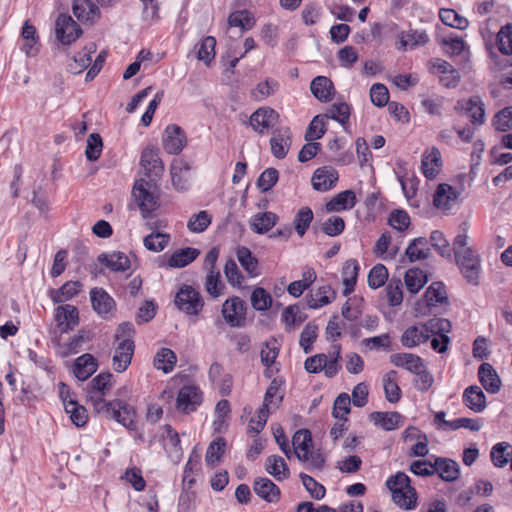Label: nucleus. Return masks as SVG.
<instances>
[{"mask_svg": "<svg viewBox=\"0 0 512 512\" xmlns=\"http://www.w3.org/2000/svg\"><path fill=\"white\" fill-rule=\"evenodd\" d=\"M112 379L113 374L110 372L100 373L94 377L87 387V400L96 413L116 420L129 430H135L136 412L134 408L120 399L105 400L106 394L113 386Z\"/></svg>", "mask_w": 512, "mask_h": 512, "instance_id": "nucleus-1", "label": "nucleus"}, {"mask_svg": "<svg viewBox=\"0 0 512 512\" xmlns=\"http://www.w3.org/2000/svg\"><path fill=\"white\" fill-rule=\"evenodd\" d=\"M140 165L149 180L140 179L136 181L132 195L141 210L142 216L148 218L152 212L160 207L155 181L163 174L164 165L159 157L158 150L151 147L143 150Z\"/></svg>", "mask_w": 512, "mask_h": 512, "instance_id": "nucleus-2", "label": "nucleus"}, {"mask_svg": "<svg viewBox=\"0 0 512 512\" xmlns=\"http://www.w3.org/2000/svg\"><path fill=\"white\" fill-rule=\"evenodd\" d=\"M386 486L392 493V499L400 508L407 510L416 506V491L410 485V478L404 472H397L389 477Z\"/></svg>", "mask_w": 512, "mask_h": 512, "instance_id": "nucleus-3", "label": "nucleus"}, {"mask_svg": "<svg viewBox=\"0 0 512 512\" xmlns=\"http://www.w3.org/2000/svg\"><path fill=\"white\" fill-rule=\"evenodd\" d=\"M455 259L466 281L474 286L479 285L481 273V257L479 253L476 250H465L458 252Z\"/></svg>", "mask_w": 512, "mask_h": 512, "instance_id": "nucleus-4", "label": "nucleus"}, {"mask_svg": "<svg viewBox=\"0 0 512 512\" xmlns=\"http://www.w3.org/2000/svg\"><path fill=\"white\" fill-rule=\"evenodd\" d=\"M176 307L187 315H198L204 307L200 292L191 285H182L175 295Z\"/></svg>", "mask_w": 512, "mask_h": 512, "instance_id": "nucleus-5", "label": "nucleus"}, {"mask_svg": "<svg viewBox=\"0 0 512 512\" xmlns=\"http://www.w3.org/2000/svg\"><path fill=\"white\" fill-rule=\"evenodd\" d=\"M340 346H337L336 357L328 359L326 354L320 353L314 356L308 357L305 360L304 368L309 373H319L324 371L325 375L329 378L334 377L339 371V360H340Z\"/></svg>", "mask_w": 512, "mask_h": 512, "instance_id": "nucleus-6", "label": "nucleus"}, {"mask_svg": "<svg viewBox=\"0 0 512 512\" xmlns=\"http://www.w3.org/2000/svg\"><path fill=\"white\" fill-rule=\"evenodd\" d=\"M55 33L63 45H70L81 36L82 30L71 16L60 14L56 19Z\"/></svg>", "mask_w": 512, "mask_h": 512, "instance_id": "nucleus-7", "label": "nucleus"}, {"mask_svg": "<svg viewBox=\"0 0 512 512\" xmlns=\"http://www.w3.org/2000/svg\"><path fill=\"white\" fill-rule=\"evenodd\" d=\"M246 304L237 296L227 299L222 305V315L231 327H241L245 323Z\"/></svg>", "mask_w": 512, "mask_h": 512, "instance_id": "nucleus-8", "label": "nucleus"}, {"mask_svg": "<svg viewBox=\"0 0 512 512\" xmlns=\"http://www.w3.org/2000/svg\"><path fill=\"white\" fill-rule=\"evenodd\" d=\"M202 403L201 390L193 385L183 386L177 395L176 407L185 414L194 412Z\"/></svg>", "mask_w": 512, "mask_h": 512, "instance_id": "nucleus-9", "label": "nucleus"}, {"mask_svg": "<svg viewBox=\"0 0 512 512\" xmlns=\"http://www.w3.org/2000/svg\"><path fill=\"white\" fill-rule=\"evenodd\" d=\"M455 110L466 114L475 125H482L485 121L484 103L479 96L457 101Z\"/></svg>", "mask_w": 512, "mask_h": 512, "instance_id": "nucleus-10", "label": "nucleus"}, {"mask_svg": "<svg viewBox=\"0 0 512 512\" xmlns=\"http://www.w3.org/2000/svg\"><path fill=\"white\" fill-rule=\"evenodd\" d=\"M187 143L185 132L176 124L168 125L164 131L163 148L169 154H179Z\"/></svg>", "mask_w": 512, "mask_h": 512, "instance_id": "nucleus-11", "label": "nucleus"}, {"mask_svg": "<svg viewBox=\"0 0 512 512\" xmlns=\"http://www.w3.org/2000/svg\"><path fill=\"white\" fill-rule=\"evenodd\" d=\"M292 144V133L288 127L273 130L270 138L271 152L277 159H283L288 154Z\"/></svg>", "mask_w": 512, "mask_h": 512, "instance_id": "nucleus-12", "label": "nucleus"}, {"mask_svg": "<svg viewBox=\"0 0 512 512\" xmlns=\"http://www.w3.org/2000/svg\"><path fill=\"white\" fill-rule=\"evenodd\" d=\"M134 342L125 338L122 339L115 348L113 355V368L116 372H124L131 363L134 353Z\"/></svg>", "mask_w": 512, "mask_h": 512, "instance_id": "nucleus-13", "label": "nucleus"}, {"mask_svg": "<svg viewBox=\"0 0 512 512\" xmlns=\"http://www.w3.org/2000/svg\"><path fill=\"white\" fill-rule=\"evenodd\" d=\"M90 299L93 310L102 317H106L116 309L114 299L103 288L91 289Z\"/></svg>", "mask_w": 512, "mask_h": 512, "instance_id": "nucleus-14", "label": "nucleus"}, {"mask_svg": "<svg viewBox=\"0 0 512 512\" xmlns=\"http://www.w3.org/2000/svg\"><path fill=\"white\" fill-rule=\"evenodd\" d=\"M338 177V172L333 167H320L313 174L312 186L317 191L326 192L336 185Z\"/></svg>", "mask_w": 512, "mask_h": 512, "instance_id": "nucleus-15", "label": "nucleus"}, {"mask_svg": "<svg viewBox=\"0 0 512 512\" xmlns=\"http://www.w3.org/2000/svg\"><path fill=\"white\" fill-rule=\"evenodd\" d=\"M442 167L441 153L438 148L426 149L421 159V170L428 179H434Z\"/></svg>", "mask_w": 512, "mask_h": 512, "instance_id": "nucleus-16", "label": "nucleus"}, {"mask_svg": "<svg viewBox=\"0 0 512 512\" xmlns=\"http://www.w3.org/2000/svg\"><path fill=\"white\" fill-rule=\"evenodd\" d=\"M279 119V114L272 108H259L250 117L253 130L263 133L272 127Z\"/></svg>", "mask_w": 512, "mask_h": 512, "instance_id": "nucleus-17", "label": "nucleus"}, {"mask_svg": "<svg viewBox=\"0 0 512 512\" xmlns=\"http://www.w3.org/2000/svg\"><path fill=\"white\" fill-rule=\"evenodd\" d=\"M55 318L61 332H68L78 325L79 312L73 305H61L56 308Z\"/></svg>", "mask_w": 512, "mask_h": 512, "instance_id": "nucleus-18", "label": "nucleus"}, {"mask_svg": "<svg viewBox=\"0 0 512 512\" xmlns=\"http://www.w3.org/2000/svg\"><path fill=\"white\" fill-rule=\"evenodd\" d=\"M64 389H66V385L64 383H60V397L63 401L65 411L70 415V419L77 427H82L87 423L88 413L84 406L79 405L76 401L69 399V402H66V398L64 397Z\"/></svg>", "mask_w": 512, "mask_h": 512, "instance_id": "nucleus-19", "label": "nucleus"}, {"mask_svg": "<svg viewBox=\"0 0 512 512\" xmlns=\"http://www.w3.org/2000/svg\"><path fill=\"white\" fill-rule=\"evenodd\" d=\"M478 377L482 386L489 393H498L501 388V379L490 363H482L478 369Z\"/></svg>", "mask_w": 512, "mask_h": 512, "instance_id": "nucleus-20", "label": "nucleus"}, {"mask_svg": "<svg viewBox=\"0 0 512 512\" xmlns=\"http://www.w3.org/2000/svg\"><path fill=\"white\" fill-rule=\"evenodd\" d=\"M357 203L356 194L352 190L342 191L331 198L326 203L325 209L327 212H341L354 208Z\"/></svg>", "mask_w": 512, "mask_h": 512, "instance_id": "nucleus-21", "label": "nucleus"}, {"mask_svg": "<svg viewBox=\"0 0 512 512\" xmlns=\"http://www.w3.org/2000/svg\"><path fill=\"white\" fill-rule=\"evenodd\" d=\"M171 180L174 188L178 191H185L190 184V168L182 160H176L171 165Z\"/></svg>", "mask_w": 512, "mask_h": 512, "instance_id": "nucleus-22", "label": "nucleus"}, {"mask_svg": "<svg viewBox=\"0 0 512 512\" xmlns=\"http://www.w3.org/2000/svg\"><path fill=\"white\" fill-rule=\"evenodd\" d=\"M96 44L93 42L88 43L84 46L82 51L75 54L67 67L69 72L72 74H80L83 72L91 63V54L96 52Z\"/></svg>", "mask_w": 512, "mask_h": 512, "instance_id": "nucleus-23", "label": "nucleus"}, {"mask_svg": "<svg viewBox=\"0 0 512 512\" xmlns=\"http://www.w3.org/2000/svg\"><path fill=\"white\" fill-rule=\"evenodd\" d=\"M292 445L296 457L301 462L308 461L312 445L311 432L307 429L298 430L292 438Z\"/></svg>", "mask_w": 512, "mask_h": 512, "instance_id": "nucleus-24", "label": "nucleus"}, {"mask_svg": "<svg viewBox=\"0 0 512 512\" xmlns=\"http://www.w3.org/2000/svg\"><path fill=\"white\" fill-rule=\"evenodd\" d=\"M254 492L269 503H275L280 499V489L269 478H257L253 485Z\"/></svg>", "mask_w": 512, "mask_h": 512, "instance_id": "nucleus-25", "label": "nucleus"}, {"mask_svg": "<svg viewBox=\"0 0 512 512\" xmlns=\"http://www.w3.org/2000/svg\"><path fill=\"white\" fill-rule=\"evenodd\" d=\"M429 340L427 329L423 323L409 326L401 336V343L404 347L413 348Z\"/></svg>", "mask_w": 512, "mask_h": 512, "instance_id": "nucleus-26", "label": "nucleus"}, {"mask_svg": "<svg viewBox=\"0 0 512 512\" xmlns=\"http://www.w3.org/2000/svg\"><path fill=\"white\" fill-rule=\"evenodd\" d=\"M98 261L114 272H124L130 268L129 258L119 251L102 253L98 256Z\"/></svg>", "mask_w": 512, "mask_h": 512, "instance_id": "nucleus-27", "label": "nucleus"}, {"mask_svg": "<svg viewBox=\"0 0 512 512\" xmlns=\"http://www.w3.org/2000/svg\"><path fill=\"white\" fill-rule=\"evenodd\" d=\"M463 402L474 412H482L486 407V396L479 386L472 385L465 389Z\"/></svg>", "mask_w": 512, "mask_h": 512, "instance_id": "nucleus-28", "label": "nucleus"}, {"mask_svg": "<svg viewBox=\"0 0 512 512\" xmlns=\"http://www.w3.org/2000/svg\"><path fill=\"white\" fill-rule=\"evenodd\" d=\"M434 470L442 480L447 482L457 480L460 473L459 464L447 458H437L434 463Z\"/></svg>", "mask_w": 512, "mask_h": 512, "instance_id": "nucleus-29", "label": "nucleus"}, {"mask_svg": "<svg viewBox=\"0 0 512 512\" xmlns=\"http://www.w3.org/2000/svg\"><path fill=\"white\" fill-rule=\"evenodd\" d=\"M336 297L334 290L329 285L319 287L314 293L306 296L307 306L318 309L331 303Z\"/></svg>", "mask_w": 512, "mask_h": 512, "instance_id": "nucleus-30", "label": "nucleus"}, {"mask_svg": "<svg viewBox=\"0 0 512 512\" xmlns=\"http://www.w3.org/2000/svg\"><path fill=\"white\" fill-rule=\"evenodd\" d=\"M164 430L166 434L163 436V440L165 442V448L169 454V457L174 462H179L183 455L180 446L179 434L169 424L164 426Z\"/></svg>", "mask_w": 512, "mask_h": 512, "instance_id": "nucleus-31", "label": "nucleus"}, {"mask_svg": "<svg viewBox=\"0 0 512 512\" xmlns=\"http://www.w3.org/2000/svg\"><path fill=\"white\" fill-rule=\"evenodd\" d=\"M456 199L457 193L454 188L449 184L442 183L435 191L433 203L438 209L448 210Z\"/></svg>", "mask_w": 512, "mask_h": 512, "instance_id": "nucleus-32", "label": "nucleus"}, {"mask_svg": "<svg viewBox=\"0 0 512 512\" xmlns=\"http://www.w3.org/2000/svg\"><path fill=\"white\" fill-rule=\"evenodd\" d=\"M402 419V415L398 412H373L370 415V420L386 431L400 427L402 425Z\"/></svg>", "mask_w": 512, "mask_h": 512, "instance_id": "nucleus-33", "label": "nucleus"}, {"mask_svg": "<svg viewBox=\"0 0 512 512\" xmlns=\"http://www.w3.org/2000/svg\"><path fill=\"white\" fill-rule=\"evenodd\" d=\"M310 89L314 97L319 101L328 102L331 100L334 86L332 81L326 76H317L312 80Z\"/></svg>", "mask_w": 512, "mask_h": 512, "instance_id": "nucleus-34", "label": "nucleus"}, {"mask_svg": "<svg viewBox=\"0 0 512 512\" xmlns=\"http://www.w3.org/2000/svg\"><path fill=\"white\" fill-rule=\"evenodd\" d=\"M278 216L273 212L255 214L249 221L250 228L257 234H264L276 225Z\"/></svg>", "mask_w": 512, "mask_h": 512, "instance_id": "nucleus-35", "label": "nucleus"}, {"mask_svg": "<svg viewBox=\"0 0 512 512\" xmlns=\"http://www.w3.org/2000/svg\"><path fill=\"white\" fill-rule=\"evenodd\" d=\"M97 369L96 359L91 354H83L74 363V374L81 380H87Z\"/></svg>", "mask_w": 512, "mask_h": 512, "instance_id": "nucleus-36", "label": "nucleus"}, {"mask_svg": "<svg viewBox=\"0 0 512 512\" xmlns=\"http://www.w3.org/2000/svg\"><path fill=\"white\" fill-rule=\"evenodd\" d=\"M200 254L196 248L186 247L176 250L168 259L171 268H183L192 263Z\"/></svg>", "mask_w": 512, "mask_h": 512, "instance_id": "nucleus-37", "label": "nucleus"}, {"mask_svg": "<svg viewBox=\"0 0 512 512\" xmlns=\"http://www.w3.org/2000/svg\"><path fill=\"white\" fill-rule=\"evenodd\" d=\"M265 469L277 481H283L290 475V470L285 460L278 455H271L267 457L265 462Z\"/></svg>", "mask_w": 512, "mask_h": 512, "instance_id": "nucleus-38", "label": "nucleus"}, {"mask_svg": "<svg viewBox=\"0 0 512 512\" xmlns=\"http://www.w3.org/2000/svg\"><path fill=\"white\" fill-rule=\"evenodd\" d=\"M72 10L80 21H93L99 16V8L91 0H75Z\"/></svg>", "mask_w": 512, "mask_h": 512, "instance_id": "nucleus-39", "label": "nucleus"}, {"mask_svg": "<svg viewBox=\"0 0 512 512\" xmlns=\"http://www.w3.org/2000/svg\"><path fill=\"white\" fill-rule=\"evenodd\" d=\"M410 262L425 260L430 255L428 240L425 237H418L412 240L405 251Z\"/></svg>", "mask_w": 512, "mask_h": 512, "instance_id": "nucleus-40", "label": "nucleus"}, {"mask_svg": "<svg viewBox=\"0 0 512 512\" xmlns=\"http://www.w3.org/2000/svg\"><path fill=\"white\" fill-rule=\"evenodd\" d=\"M399 50H405L408 46L414 48L416 46L425 45L429 41V36L424 30H409L399 34Z\"/></svg>", "mask_w": 512, "mask_h": 512, "instance_id": "nucleus-41", "label": "nucleus"}, {"mask_svg": "<svg viewBox=\"0 0 512 512\" xmlns=\"http://www.w3.org/2000/svg\"><path fill=\"white\" fill-rule=\"evenodd\" d=\"M390 361L397 367H403L409 372H418L419 368H423L422 359L412 353H396L390 356Z\"/></svg>", "mask_w": 512, "mask_h": 512, "instance_id": "nucleus-42", "label": "nucleus"}, {"mask_svg": "<svg viewBox=\"0 0 512 512\" xmlns=\"http://www.w3.org/2000/svg\"><path fill=\"white\" fill-rule=\"evenodd\" d=\"M359 272V265L355 259L347 260L342 267V278L345 286L343 294L345 296L354 291Z\"/></svg>", "mask_w": 512, "mask_h": 512, "instance_id": "nucleus-43", "label": "nucleus"}, {"mask_svg": "<svg viewBox=\"0 0 512 512\" xmlns=\"http://www.w3.org/2000/svg\"><path fill=\"white\" fill-rule=\"evenodd\" d=\"M424 300L427 307H436L438 304L447 303L445 286L441 282L432 283L424 293Z\"/></svg>", "mask_w": 512, "mask_h": 512, "instance_id": "nucleus-44", "label": "nucleus"}, {"mask_svg": "<svg viewBox=\"0 0 512 512\" xmlns=\"http://www.w3.org/2000/svg\"><path fill=\"white\" fill-rule=\"evenodd\" d=\"M383 386L387 401L397 403L401 398V390L397 384V372L391 370L383 377Z\"/></svg>", "mask_w": 512, "mask_h": 512, "instance_id": "nucleus-45", "label": "nucleus"}, {"mask_svg": "<svg viewBox=\"0 0 512 512\" xmlns=\"http://www.w3.org/2000/svg\"><path fill=\"white\" fill-rule=\"evenodd\" d=\"M175 353L168 348L160 349L154 358V366L158 370H162L164 373H169L173 370L176 364Z\"/></svg>", "mask_w": 512, "mask_h": 512, "instance_id": "nucleus-46", "label": "nucleus"}, {"mask_svg": "<svg viewBox=\"0 0 512 512\" xmlns=\"http://www.w3.org/2000/svg\"><path fill=\"white\" fill-rule=\"evenodd\" d=\"M426 282L427 276L421 269L411 268L405 274V285L412 294L417 293Z\"/></svg>", "mask_w": 512, "mask_h": 512, "instance_id": "nucleus-47", "label": "nucleus"}, {"mask_svg": "<svg viewBox=\"0 0 512 512\" xmlns=\"http://www.w3.org/2000/svg\"><path fill=\"white\" fill-rule=\"evenodd\" d=\"M306 318L307 315L302 312L300 307L297 305H290L286 307L282 313V320L284 321L288 332L292 331L296 325L304 322Z\"/></svg>", "mask_w": 512, "mask_h": 512, "instance_id": "nucleus-48", "label": "nucleus"}, {"mask_svg": "<svg viewBox=\"0 0 512 512\" xmlns=\"http://www.w3.org/2000/svg\"><path fill=\"white\" fill-rule=\"evenodd\" d=\"M205 290L213 298H218L223 294L225 289L224 283L221 281V275L219 271L211 270L207 272L205 278Z\"/></svg>", "mask_w": 512, "mask_h": 512, "instance_id": "nucleus-49", "label": "nucleus"}, {"mask_svg": "<svg viewBox=\"0 0 512 512\" xmlns=\"http://www.w3.org/2000/svg\"><path fill=\"white\" fill-rule=\"evenodd\" d=\"M170 242V235L161 232H151L143 239L146 249L153 252H161Z\"/></svg>", "mask_w": 512, "mask_h": 512, "instance_id": "nucleus-50", "label": "nucleus"}, {"mask_svg": "<svg viewBox=\"0 0 512 512\" xmlns=\"http://www.w3.org/2000/svg\"><path fill=\"white\" fill-rule=\"evenodd\" d=\"M228 24L231 27H239L241 31H247L254 26L255 20L250 12L241 10L235 11L229 15Z\"/></svg>", "mask_w": 512, "mask_h": 512, "instance_id": "nucleus-51", "label": "nucleus"}, {"mask_svg": "<svg viewBox=\"0 0 512 512\" xmlns=\"http://www.w3.org/2000/svg\"><path fill=\"white\" fill-rule=\"evenodd\" d=\"M279 88V83L274 79H266L258 83L254 89L251 90V97L257 101L266 99L273 95Z\"/></svg>", "mask_w": 512, "mask_h": 512, "instance_id": "nucleus-52", "label": "nucleus"}, {"mask_svg": "<svg viewBox=\"0 0 512 512\" xmlns=\"http://www.w3.org/2000/svg\"><path fill=\"white\" fill-rule=\"evenodd\" d=\"M313 212L312 210L305 206L299 209V211L296 213L293 224L295 231L297 234L302 237L306 231L308 230L311 222L313 221Z\"/></svg>", "mask_w": 512, "mask_h": 512, "instance_id": "nucleus-53", "label": "nucleus"}, {"mask_svg": "<svg viewBox=\"0 0 512 512\" xmlns=\"http://www.w3.org/2000/svg\"><path fill=\"white\" fill-rule=\"evenodd\" d=\"M439 17L441 21L447 26L460 30H464L468 27V20L465 17L459 15L453 9H440Z\"/></svg>", "mask_w": 512, "mask_h": 512, "instance_id": "nucleus-54", "label": "nucleus"}, {"mask_svg": "<svg viewBox=\"0 0 512 512\" xmlns=\"http://www.w3.org/2000/svg\"><path fill=\"white\" fill-rule=\"evenodd\" d=\"M82 288V284L78 281H68L63 284L53 296V301L55 303H62L70 300L75 295H77Z\"/></svg>", "mask_w": 512, "mask_h": 512, "instance_id": "nucleus-55", "label": "nucleus"}, {"mask_svg": "<svg viewBox=\"0 0 512 512\" xmlns=\"http://www.w3.org/2000/svg\"><path fill=\"white\" fill-rule=\"evenodd\" d=\"M318 336V326L314 322H309L300 334L299 345L304 353L308 354L313 350V343Z\"/></svg>", "mask_w": 512, "mask_h": 512, "instance_id": "nucleus-56", "label": "nucleus"}, {"mask_svg": "<svg viewBox=\"0 0 512 512\" xmlns=\"http://www.w3.org/2000/svg\"><path fill=\"white\" fill-rule=\"evenodd\" d=\"M236 255L241 266L247 271L248 274L251 276L258 275V261L255 257L252 256L251 251L247 247H239L237 249Z\"/></svg>", "mask_w": 512, "mask_h": 512, "instance_id": "nucleus-57", "label": "nucleus"}, {"mask_svg": "<svg viewBox=\"0 0 512 512\" xmlns=\"http://www.w3.org/2000/svg\"><path fill=\"white\" fill-rule=\"evenodd\" d=\"M212 217L207 211H200L199 213L193 214L187 223V228L193 233H202L211 224Z\"/></svg>", "mask_w": 512, "mask_h": 512, "instance_id": "nucleus-58", "label": "nucleus"}, {"mask_svg": "<svg viewBox=\"0 0 512 512\" xmlns=\"http://www.w3.org/2000/svg\"><path fill=\"white\" fill-rule=\"evenodd\" d=\"M327 117L325 115H317L310 122L306 133L305 140L314 141L320 139L325 133Z\"/></svg>", "mask_w": 512, "mask_h": 512, "instance_id": "nucleus-59", "label": "nucleus"}, {"mask_svg": "<svg viewBox=\"0 0 512 512\" xmlns=\"http://www.w3.org/2000/svg\"><path fill=\"white\" fill-rule=\"evenodd\" d=\"M497 46L504 55H512V24L501 27L497 33Z\"/></svg>", "mask_w": 512, "mask_h": 512, "instance_id": "nucleus-60", "label": "nucleus"}, {"mask_svg": "<svg viewBox=\"0 0 512 512\" xmlns=\"http://www.w3.org/2000/svg\"><path fill=\"white\" fill-rule=\"evenodd\" d=\"M299 477L302 481L303 486L305 487V489L312 498L316 500H321L325 497V487L322 484L318 483L313 477L305 473H300Z\"/></svg>", "mask_w": 512, "mask_h": 512, "instance_id": "nucleus-61", "label": "nucleus"}, {"mask_svg": "<svg viewBox=\"0 0 512 512\" xmlns=\"http://www.w3.org/2000/svg\"><path fill=\"white\" fill-rule=\"evenodd\" d=\"M250 300L252 307L258 311L268 310L272 304L271 295L261 287L253 290Z\"/></svg>", "mask_w": 512, "mask_h": 512, "instance_id": "nucleus-62", "label": "nucleus"}, {"mask_svg": "<svg viewBox=\"0 0 512 512\" xmlns=\"http://www.w3.org/2000/svg\"><path fill=\"white\" fill-rule=\"evenodd\" d=\"M103 149L102 138L98 133H92L87 138L85 156L89 161L99 159Z\"/></svg>", "mask_w": 512, "mask_h": 512, "instance_id": "nucleus-63", "label": "nucleus"}, {"mask_svg": "<svg viewBox=\"0 0 512 512\" xmlns=\"http://www.w3.org/2000/svg\"><path fill=\"white\" fill-rule=\"evenodd\" d=\"M493 126L496 130L506 132L512 129V107H506L493 118Z\"/></svg>", "mask_w": 512, "mask_h": 512, "instance_id": "nucleus-64", "label": "nucleus"}]
</instances>
